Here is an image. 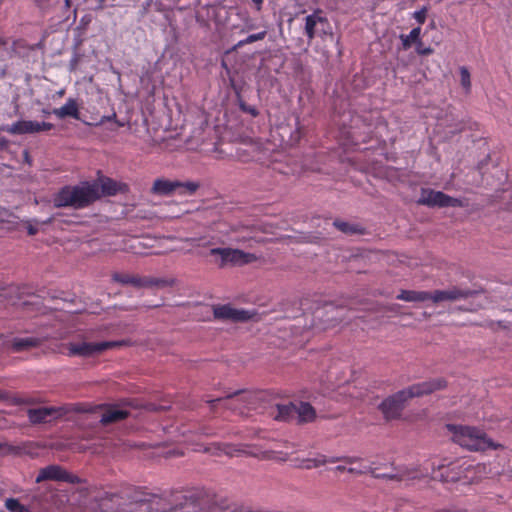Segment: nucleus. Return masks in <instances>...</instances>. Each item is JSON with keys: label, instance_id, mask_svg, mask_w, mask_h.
<instances>
[{"label": "nucleus", "instance_id": "obj_39", "mask_svg": "<svg viewBox=\"0 0 512 512\" xmlns=\"http://www.w3.org/2000/svg\"><path fill=\"white\" fill-rule=\"evenodd\" d=\"M27 232H28L29 235H35V234H37L38 229H37V227H35L33 225H28L27 226Z\"/></svg>", "mask_w": 512, "mask_h": 512}, {"label": "nucleus", "instance_id": "obj_37", "mask_svg": "<svg viewBox=\"0 0 512 512\" xmlns=\"http://www.w3.org/2000/svg\"><path fill=\"white\" fill-rule=\"evenodd\" d=\"M116 117H117L116 113H113L110 116H103L100 120V124L104 123L105 121H112V120L114 121V120H116Z\"/></svg>", "mask_w": 512, "mask_h": 512}, {"label": "nucleus", "instance_id": "obj_27", "mask_svg": "<svg viewBox=\"0 0 512 512\" xmlns=\"http://www.w3.org/2000/svg\"><path fill=\"white\" fill-rule=\"evenodd\" d=\"M333 225L345 234H362L363 229L355 224H351L349 222L335 220Z\"/></svg>", "mask_w": 512, "mask_h": 512}, {"label": "nucleus", "instance_id": "obj_48", "mask_svg": "<svg viewBox=\"0 0 512 512\" xmlns=\"http://www.w3.org/2000/svg\"><path fill=\"white\" fill-rule=\"evenodd\" d=\"M40 6L44 7V0H35Z\"/></svg>", "mask_w": 512, "mask_h": 512}, {"label": "nucleus", "instance_id": "obj_8", "mask_svg": "<svg viewBox=\"0 0 512 512\" xmlns=\"http://www.w3.org/2000/svg\"><path fill=\"white\" fill-rule=\"evenodd\" d=\"M394 472L392 473H379L377 472V468L373 466H363L362 468H353L350 467L347 469V472L352 474H364L370 473L375 478L387 479L392 481H404V480H412L419 479L424 477L426 474L422 473L418 468H408V467H400L393 468Z\"/></svg>", "mask_w": 512, "mask_h": 512}, {"label": "nucleus", "instance_id": "obj_45", "mask_svg": "<svg viewBox=\"0 0 512 512\" xmlns=\"http://www.w3.org/2000/svg\"><path fill=\"white\" fill-rule=\"evenodd\" d=\"M64 5L66 9H69L71 7V0H64Z\"/></svg>", "mask_w": 512, "mask_h": 512}, {"label": "nucleus", "instance_id": "obj_47", "mask_svg": "<svg viewBox=\"0 0 512 512\" xmlns=\"http://www.w3.org/2000/svg\"><path fill=\"white\" fill-rule=\"evenodd\" d=\"M440 512H465L464 510H444V511H440Z\"/></svg>", "mask_w": 512, "mask_h": 512}, {"label": "nucleus", "instance_id": "obj_20", "mask_svg": "<svg viewBox=\"0 0 512 512\" xmlns=\"http://www.w3.org/2000/svg\"><path fill=\"white\" fill-rule=\"evenodd\" d=\"M316 418V411L313 406L307 402H300L297 405L296 421L297 423H309Z\"/></svg>", "mask_w": 512, "mask_h": 512}, {"label": "nucleus", "instance_id": "obj_33", "mask_svg": "<svg viewBox=\"0 0 512 512\" xmlns=\"http://www.w3.org/2000/svg\"><path fill=\"white\" fill-rule=\"evenodd\" d=\"M427 11V7L424 6L413 13V18L421 25L426 21Z\"/></svg>", "mask_w": 512, "mask_h": 512}, {"label": "nucleus", "instance_id": "obj_17", "mask_svg": "<svg viewBox=\"0 0 512 512\" xmlns=\"http://www.w3.org/2000/svg\"><path fill=\"white\" fill-rule=\"evenodd\" d=\"M129 411L119 405H107L100 422L104 425L112 424L126 419Z\"/></svg>", "mask_w": 512, "mask_h": 512}, {"label": "nucleus", "instance_id": "obj_24", "mask_svg": "<svg viewBox=\"0 0 512 512\" xmlns=\"http://www.w3.org/2000/svg\"><path fill=\"white\" fill-rule=\"evenodd\" d=\"M428 298V293L417 290H401L400 294L397 295V299L417 302L424 301Z\"/></svg>", "mask_w": 512, "mask_h": 512}, {"label": "nucleus", "instance_id": "obj_31", "mask_svg": "<svg viewBox=\"0 0 512 512\" xmlns=\"http://www.w3.org/2000/svg\"><path fill=\"white\" fill-rule=\"evenodd\" d=\"M460 77H461V85L466 91H469L471 88V79L470 73L466 67L460 68Z\"/></svg>", "mask_w": 512, "mask_h": 512}, {"label": "nucleus", "instance_id": "obj_10", "mask_svg": "<svg viewBox=\"0 0 512 512\" xmlns=\"http://www.w3.org/2000/svg\"><path fill=\"white\" fill-rule=\"evenodd\" d=\"M120 342L116 341H102V342H81V343H68L67 344V355L70 357L81 356L90 357L92 355L101 353L108 349L117 347Z\"/></svg>", "mask_w": 512, "mask_h": 512}, {"label": "nucleus", "instance_id": "obj_40", "mask_svg": "<svg viewBox=\"0 0 512 512\" xmlns=\"http://www.w3.org/2000/svg\"><path fill=\"white\" fill-rule=\"evenodd\" d=\"M339 461H343V457H330V458L326 457V463H336Z\"/></svg>", "mask_w": 512, "mask_h": 512}, {"label": "nucleus", "instance_id": "obj_30", "mask_svg": "<svg viewBox=\"0 0 512 512\" xmlns=\"http://www.w3.org/2000/svg\"><path fill=\"white\" fill-rule=\"evenodd\" d=\"M5 507L10 512H29L17 499L9 498L5 501Z\"/></svg>", "mask_w": 512, "mask_h": 512}, {"label": "nucleus", "instance_id": "obj_25", "mask_svg": "<svg viewBox=\"0 0 512 512\" xmlns=\"http://www.w3.org/2000/svg\"><path fill=\"white\" fill-rule=\"evenodd\" d=\"M468 293H464V290H436V294L434 295V301H442V300H452L457 299L459 297L467 296Z\"/></svg>", "mask_w": 512, "mask_h": 512}, {"label": "nucleus", "instance_id": "obj_6", "mask_svg": "<svg viewBox=\"0 0 512 512\" xmlns=\"http://www.w3.org/2000/svg\"><path fill=\"white\" fill-rule=\"evenodd\" d=\"M212 262L219 268L243 266L258 259L254 253L234 248H212L209 250Z\"/></svg>", "mask_w": 512, "mask_h": 512}, {"label": "nucleus", "instance_id": "obj_35", "mask_svg": "<svg viewBox=\"0 0 512 512\" xmlns=\"http://www.w3.org/2000/svg\"><path fill=\"white\" fill-rule=\"evenodd\" d=\"M416 51L419 55H430L433 52L430 47L422 48V46H418Z\"/></svg>", "mask_w": 512, "mask_h": 512}, {"label": "nucleus", "instance_id": "obj_43", "mask_svg": "<svg viewBox=\"0 0 512 512\" xmlns=\"http://www.w3.org/2000/svg\"><path fill=\"white\" fill-rule=\"evenodd\" d=\"M201 434L202 435H205V436H211L213 435L214 433H212L210 430L206 429V428H202L201 429Z\"/></svg>", "mask_w": 512, "mask_h": 512}, {"label": "nucleus", "instance_id": "obj_11", "mask_svg": "<svg viewBox=\"0 0 512 512\" xmlns=\"http://www.w3.org/2000/svg\"><path fill=\"white\" fill-rule=\"evenodd\" d=\"M214 318L221 321L243 323L252 319L255 312L234 308L231 304H217L212 306Z\"/></svg>", "mask_w": 512, "mask_h": 512}, {"label": "nucleus", "instance_id": "obj_29", "mask_svg": "<svg viewBox=\"0 0 512 512\" xmlns=\"http://www.w3.org/2000/svg\"><path fill=\"white\" fill-rule=\"evenodd\" d=\"M265 36H266V31H261V32H258V33L250 34L245 39L240 40L236 44L235 47L238 48V47H242L244 45H247V44H250V43H253V42H256V41L263 40L265 38Z\"/></svg>", "mask_w": 512, "mask_h": 512}, {"label": "nucleus", "instance_id": "obj_28", "mask_svg": "<svg viewBox=\"0 0 512 512\" xmlns=\"http://www.w3.org/2000/svg\"><path fill=\"white\" fill-rule=\"evenodd\" d=\"M101 189L102 194L104 195H115L119 191V185L116 181L106 178L102 180L99 190Z\"/></svg>", "mask_w": 512, "mask_h": 512}, {"label": "nucleus", "instance_id": "obj_23", "mask_svg": "<svg viewBox=\"0 0 512 512\" xmlns=\"http://www.w3.org/2000/svg\"><path fill=\"white\" fill-rule=\"evenodd\" d=\"M297 405L293 403L277 405L275 419L279 421L296 420Z\"/></svg>", "mask_w": 512, "mask_h": 512}, {"label": "nucleus", "instance_id": "obj_41", "mask_svg": "<svg viewBox=\"0 0 512 512\" xmlns=\"http://www.w3.org/2000/svg\"><path fill=\"white\" fill-rule=\"evenodd\" d=\"M8 145V141L4 137H0V149L6 148Z\"/></svg>", "mask_w": 512, "mask_h": 512}, {"label": "nucleus", "instance_id": "obj_5", "mask_svg": "<svg viewBox=\"0 0 512 512\" xmlns=\"http://www.w3.org/2000/svg\"><path fill=\"white\" fill-rule=\"evenodd\" d=\"M112 281L118 285H131L137 288L150 287H172L180 285L179 280L174 276L156 277L139 276L125 272H114Z\"/></svg>", "mask_w": 512, "mask_h": 512}, {"label": "nucleus", "instance_id": "obj_18", "mask_svg": "<svg viewBox=\"0 0 512 512\" xmlns=\"http://www.w3.org/2000/svg\"><path fill=\"white\" fill-rule=\"evenodd\" d=\"M52 113L59 119L71 117L80 120V112L76 99L69 98L60 108H54Z\"/></svg>", "mask_w": 512, "mask_h": 512}, {"label": "nucleus", "instance_id": "obj_19", "mask_svg": "<svg viewBox=\"0 0 512 512\" xmlns=\"http://www.w3.org/2000/svg\"><path fill=\"white\" fill-rule=\"evenodd\" d=\"M203 451L214 456L225 454L229 457H233L243 452V450L240 448L228 443H212L208 446H205Z\"/></svg>", "mask_w": 512, "mask_h": 512}, {"label": "nucleus", "instance_id": "obj_12", "mask_svg": "<svg viewBox=\"0 0 512 512\" xmlns=\"http://www.w3.org/2000/svg\"><path fill=\"white\" fill-rule=\"evenodd\" d=\"M305 34L309 41L316 35H331V27L326 17L321 15L320 10L314 11L305 18Z\"/></svg>", "mask_w": 512, "mask_h": 512}, {"label": "nucleus", "instance_id": "obj_4", "mask_svg": "<svg viewBox=\"0 0 512 512\" xmlns=\"http://www.w3.org/2000/svg\"><path fill=\"white\" fill-rule=\"evenodd\" d=\"M100 197L99 186L96 183L82 182L75 186H64L53 197L55 207H72L82 209Z\"/></svg>", "mask_w": 512, "mask_h": 512}, {"label": "nucleus", "instance_id": "obj_3", "mask_svg": "<svg viewBox=\"0 0 512 512\" xmlns=\"http://www.w3.org/2000/svg\"><path fill=\"white\" fill-rule=\"evenodd\" d=\"M451 439L461 447L470 451L485 452L503 449V445L494 442L487 433L477 427L467 425L446 424Z\"/></svg>", "mask_w": 512, "mask_h": 512}, {"label": "nucleus", "instance_id": "obj_15", "mask_svg": "<svg viewBox=\"0 0 512 512\" xmlns=\"http://www.w3.org/2000/svg\"><path fill=\"white\" fill-rule=\"evenodd\" d=\"M252 394L248 391H237L233 394L228 395L226 398H218L211 400L212 407H215L216 403H224V405L232 410L242 413L241 404H251Z\"/></svg>", "mask_w": 512, "mask_h": 512}, {"label": "nucleus", "instance_id": "obj_21", "mask_svg": "<svg viewBox=\"0 0 512 512\" xmlns=\"http://www.w3.org/2000/svg\"><path fill=\"white\" fill-rule=\"evenodd\" d=\"M399 38L402 42V48L404 50H408L409 48H411L412 44H416L417 47L422 46L421 27H415L410 31L409 34H401Z\"/></svg>", "mask_w": 512, "mask_h": 512}, {"label": "nucleus", "instance_id": "obj_14", "mask_svg": "<svg viewBox=\"0 0 512 512\" xmlns=\"http://www.w3.org/2000/svg\"><path fill=\"white\" fill-rule=\"evenodd\" d=\"M53 124L49 122H37L32 120H19L17 122L12 123L11 125L5 128L10 134L13 135H22V134H33L39 133L42 131H49L53 129Z\"/></svg>", "mask_w": 512, "mask_h": 512}, {"label": "nucleus", "instance_id": "obj_1", "mask_svg": "<svg viewBox=\"0 0 512 512\" xmlns=\"http://www.w3.org/2000/svg\"><path fill=\"white\" fill-rule=\"evenodd\" d=\"M446 379L439 377L425 382L413 384L407 389L401 390L392 396H389L381 402L379 410L386 420H393L400 417L404 408V403L413 397L428 395L438 390L446 388Z\"/></svg>", "mask_w": 512, "mask_h": 512}, {"label": "nucleus", "instance_id": "obj_26", "mask_svg": "<svg viewBox=\"0 0 512 512\" xmlns=\"http://www.w3.org/2000/svg\"><path fill=\"white\" fill-rule=\"evenodd\" d=\"M326 464V456L318 454L315 458L302 459L296 466L302 469L317 468Z\"/></svg>", "mask_w": 512, "mask_h": 512}, {"label": "nucleus", "instance_id": "obj_42", "mask_svg": "<svg viewBox=\"0 0 512 512\" xmlns=\"http://www.w3.org/2000/svg\"><path fill=\"white\" fill-rule=\"evenodd\" d=\"M255 6H256V9L259 11L262 7V4H263V0H251Z\"/></svg>", "mask_w": 512, "mask_h": 512}, {"label": "nucleus", "instance_id": "obj_34", "mask_svg": "<svg viewBox=\"0 0 512 512\" xmlns=\"http://www.w3.org/2000/svg\"><path fill=\"white\" fill-rule=\"evenodd\" d=\"M240 108L254 117L258 115V110L253 106H246L244 104H240Z\"/></svg>", "mask_w": 512, "mask_h": 512}, {"label": "nucleus", "instance_id": "obj_16", "mask_svg": "<svg viewBox=\"0 0 512 512\" xmlns=\"http://www.w3.org/2000/svg\"><path fill=\"white\" fill-rule=\"evenodd\" d=\"M64 413L63 408L40 407L28 410V418L33 424L45 423L49 418H56Z\"/></svg>", "mask_w": 512, "mask_h": 512}, {"label": "nucleus", "instance_id": "obj_44", "mask_svg": "<svg viewBox=\"0 0 512 512\" xmlns=\"http://www.w3.org/2000/svg\"><path fill=\"white\" fill-rule=\"evenodd\" d=\"M348 468H346L345 466H342V465H338L335 470L336 471H339V472H345L347 471Z\"/></svg>", "mask_w": 512, "mask_h": 512}, {"label": "nucleus", "instance_id": "obj_36", "mask_svg": "<svg viewBox=\"0 0 512 512\" xmlns=\"http://www.w3.org/2000/svg\"><path fill=\"white\" fill-rule=\"evenodd\" d=\"M360 460L361 459L359 457L343 456V461L347 464H353Z\"/></svg>", "mask_w": 512, "mask_h": 512}, {"label": "nucleus", "instance_id": "obj_13", "mask_svg": "<svg viewBox=\"0 0 512 512\" xmlns=\"http://www.w3.org/2000/svg\"><path fill=\"white\" fill-rule=\"evenodd\" d=\"M47 480L62 481L70 484H78L81 482L78 476L69 473L59 465H49L40 469L35 480L36 483H41Z\"/></svg>", "mask_w": 512, "mask_h": 512}, {"label": "nucleus", "instance_id": "obj_49", "mask_svg": "<svg viewBox=\"0 0 512 512\" xmlns=\"http://www.w3.org/2000/svg\"><path fill=\"white\" fill-rule=\"evenodd\" d=\"M114 121L117 123V125H118L119 127L124 126V123H123V122H120V121H118L117 119H116V120H114Z\"/></svg>", "mask_w": 512, "mask_h": 512}, {"label": "nucleus", "instance_id": "obj_2", "mask_svg": "<svg viewBox=\"0 0 512 512\" xmlns=\"http://www.w3.org/2000/svg\"><path fill=\"white\" fill-rule=\"evenodd\" d=\"M484 469L485 467L481 464L474 465L468 460L458 459L433 468L431 477L443 483L468 485L477 482Z\"/></svg>", "mask_w": 512, "mask_h": 512}, {"label": "nucleus", "instance_id": "obj_7", "mask_svg": "<svg viewBox=\"0 0 512 512\" xmlns=\"http://www.w3.org/2000/svg\"><path fill=\"white\" fill-rule=\"evenodd\" d=\"M199 183L195 181H178L158 178L154 181L151 192L158 196H170L176 194L179 196L193 195L199 188Z\"/></svg>", "mask_w": 512, "mask_h": 512}, {"label": "nucleus", "instance_id": "obj_32", "mask_svg": "<svg viewBox=\"0 0 512 512\" xmlns=\"http://www.w3.org/2000/svg\"><path fill=\"white\" fill-rule=\"evenodd\" d=\"M486 326L493 331H497L498 329H510V323L504 321H489Z\"/></svg>", "mask_w": 512, "mask_h": 512}, {"label": "nucleus", "instance_id": "obj_22", "mask_svg": "<svg viewBox=\"0 0 512 512\" xmlns=\"http://www.w3.org/2000/svg\"><path fill=\"white\" fill-rule=\"evenodd\" d=\"M41 344V340L35 337L15 338L11 342L13 352L25 351L32 347H37Z\"/></svg>", "mask_w": 512, "mask_h": 512}, {"label": "nucleus", "instance_id": "obj_46", "mask_svg": "<svg viewBox=\"0 0 512 512\" xmlns=\"http://www.w3.org/2000/svg\"><path fill=\"white\" fill-rule=\"evenodd\" d=\"M42 114L47 116V115H50V114H53L51 110H48V109H42Z\"/></svg>", "mask_w": 512, "mask_h": 512}, {"label": "nucleus", "instance_id": "obj_9", "mask_svg": "<svg viewBox=\"0 0 512 512\" xmlns=\"http://www.w3.org/2000/svg\"><path fill=\"white\" fill-rule=\"evenodd\" d=\"M420 205L428 207H462L463 203L460 199L451 197L441 191L422 188L420 197L417 200Z\"/></svg>", "mask_w": 512, "mask_h": 512}, {"label": "nucleus", "instance_id": "obj_38", "mask_svg": "<svg viewBox=\"0 0 512 512\" xmlns=\"http://www.w3.org/2000/svg\"><path fill=\"white\" fill-rule=\"evenodd\" d=\"M98 6L97 9H103L109 2H114L115 0H97Z\"/></svg>", "mask_w": 512, "mask_h": 512}]
</instances>
